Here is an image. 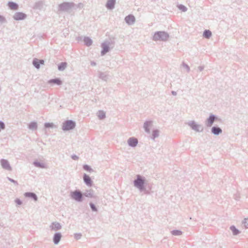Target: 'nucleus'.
Returning <instances> with one entry per match:
<instances>
[{"label": "nucleus", "mask_w": 248, "mask_h": 248, "mask_svg": "<svg viewBox=\"0 0 248 248\" xmlns=\"http://www.w3.org/2000/svg\"><path fill=\"white\" fill-rule=\"evenodd\" d=\"M167 38L168 35L164 32H156L153 36V39L155 41L166 40Z\"/></svg>", "instance_id": "obj_1"}, {"label": "nucleus", "mask_w": 248, "mask_h": 248, "mask_svg": "<svg viewBox=\"0 0 248 248\" xmlns=\"http://www.w3.org/2000/svg\"><path fill=\"white\" fill-rule=\"evenodd\" d=\"M75 126V124L72 121H67L63 124L62 129L64 130H69Z\"/></svg>", "instance_id": "obj_2"}, {"label": "nucleus", "mask_w": 248, "mask_h": 248, "mask_svg": "<svg viewBox=\"0 0 248 248\" xmlns=\"http://www.w3.org/2000/svg\"><path fill=\"white\" fill-rule=\"evenodd\" d=\"M71 196L75 200L80 202L82 200V194L80 191L76 190L71 193Z\"/></svg>", "instance_id": "obj_3"}, {"label": "nucleus", "mask_w": 248, "mask_h": 248, "mask_svg": "<svg viewBox=\"0 0 248 248\" xmlns=\"http://www.w3.org/2000/svg\"><path fill=\"white\" fill-rule=\"evenodd\" d=\"M144 181L140 178V176H138V179L135 181V186L141 189L143 188Z\"/></svg>", "instance_id": "obj_4"}, {"label": "nucleus", "mask_w": 248, "mask_h": 248, "mask_svg": "<svg viewBox=\"0 0 248 248\" xmlns=\"http://www.w3.org/2000/svg\"><path fill=\"white\" fill-rule=\"evenodd\" d=\"M26 17V15L22 13H16L14 16V18L16 20H22Z\"/></svg>", "instance_id": "obj_5"}, {"label": "nucleus", "mask_w": 248, "mask_h": 248, "mask_svg": "<svg viewBox=\"0 0 248 248\" xmlns=\"http://www.w3.org/2000/svg\"><path fill=\"white\" fill-rule=\"evenodd\" d=\"M125 20L128 24H132L134 23L135 19L133 16L129 15L125 18Z\"/></svg>", "instance_id": "obj_6"}, {"label": "nucleus", "mask_w": 248, "mask_h": 248, "mask_svg": "<svg viewBox=\"0 0 248 248\" xmlns=\"http://www.w3.org/2000/svg\"><path fill=\"white\" fill-rule=\"evenodd\" d=\"M215 117L214 115H211L210 116L209 118L207 120L206 125L208 126H211L213 122H214Z\"/></svg>", "instance_id": "obj_7"}, {"label": "nucleus", "mask_w": 248, "mask_h": 248, "mask_svg": "<svg viewBox=\"0 0 248 248\" xmlns=\"http://www.w3.org/2000/svg\"><path fill=\"white\" fill-rule=\"evenodd\" d=\"M1 164L3 168L7 170H10L11 169L10 165L7 160L4 159L1 160Z\"/></svg>", "instance_id": "obj_8"}, {"label": "nucleus", "mask_w": 248, "mask_h": 248, "mask_svg": "<svg viewBox=\"0 0 248 248\" xmlns=\"http://www.w3.org/2000/svg\"><path fill=\"white\" fill-rule=\"evenodd\" d=\"M128 144L131 146H135L138 143V140L135 138H131L128 141Z\"/></svg>", "instance_id": "obj_9"}, {"label": "nucleus", "mask_w": 248, "mask_h": 248, "mask_svg": "<svg viewBox=\"0 0 248 248\" xmlns=\"http://www.w3.org/2000/svg\"><path fill=\"white\" fill-rule=\"evenodd\" d=\"M61 238V235L60 233H56L55 234L53 238V241L55 244H58L60 241Z\"/></svg>", "instance_id": "obj_10"}, {"label": "nucleus", "mask_w": 248, "mask_h": 248, "mask_svg": "<svg viewBox=\"0 0 248 248\" xmlns=\"http://www.w3.org/2000/svg\"><path fill=\"white\" fill-rule=\"evenodd\" d=\"M44 61L43 60H35L33 61V63L34 65L37 68H39L40 64H44Z\"/></svg>", "instance_id": "obj_11"}, {"label": "nucleus", "mask_w": 248, "mask_h": 248, "mask_svg": "<svg viewBox=\"0 0 248 248\" xmlns=\"http://www.w3.org/2000/svg\"><path fill=\"white\" fill-rule=\"evenodd\" d=\"M115 2V0H108L107 4V7L109 9H112L114 7Z\"/></svg>", "instance_id": "obj_12"}, {"label": "nucleus", "mask_w": 248, "mask_h": 248, "mask_svg": "<svg viewBox=\"0 0 248 248\" xmlns=\"http://www.w3.org/2000/svg\"><path fill=\"white\" fill-rule=\"evenodd\" d=\"M48 82L49 83L55 84H57V85H60L62 83V81L59 78L51 79L48 81Z\"/></svg>", "instance_id": "obj_13"}, {"label": "nucleus", "mask_w": 248, "mask_h": 248, "mask_svg": "<svg viewBox=\"0 0 248 248\" xmlns=\"http://www.w3.org/2000/svg\"><path fill=\"white\" fill-rule=\"evenodd\" d=\"M212 132L215 135H217L220 133H221L222 130L220 128L213 127L212 128Z\"/></svg>", "instance_id": "obj_14"}, {"label": "nucleus", "mask_w": 248, "mask_h": 248, "mask_svg": "<svg viewBox=\"0 0 248 248\" xmlns=\"http://www.w3.org/2000/svg\"><path fill=\"white\" fill-rule=\"evenodd\" d=\"M84 181L86 183L87 185H88L90 186L91 185V183H92L91 180L90 179V177L88 175H87L86 174L84 175Z\"/></svg>", "instance_id": "obj_15"}, {"label": "nucleus", "mask_w": 248, "mask_h": 248, "mask_svg": "<svg viewBox=\"0 0 248 248\" xmlns=\"http://www.w3.org/2000/svg\"><path fill=\"white\" fill-rule=\"evenodd\" d=\"M8 6L12 10H16L18 8V5L13 2H10L8 3Z\"/></svg>", "instance_id": "obj_16"}, {"label": "nucleus", "mask_w": 248, "mask_h": 248, "mask_svg": "<svg viewBox=\"0 0 248 248\" xmlns=\"http://www.w3.org/2000/svg\"><path fill=\"white\" fill-rule=\"evenodd\" d=\"M189 125L191 126V127L194 130L196 131H199V126L196 124L194 122H192L189 124Z\"/></svg>", "instance_id": "obj_17"}, {"label": "nucleus", "mask_w": 248, "mask_h": 248, "mask_svg": "<svg viewBox=\"0 0 248 248\" xmlns=\"http://www.w3.org/2000/svg\"><path fill=\"white\" fill-rule=\"evenodd\" d=\"M84 42L85 44V45L87 46H90L92 44V41L91 39L88 37H85L84 39Z\"/></svg>", "instance_id": "obj_18"}, {"label": "nucleus", "mask_w": 248, "mask_h": 248, "mask_svg": "<svg viewBox=\"0 0 248 248\" xmlns=\"http://www.w3.org/2000/svg\"><path fill=\"white\" fill-rule=\"evenodd\" d=\"M26 197H31L33 198L35 201H37V197L34 193H26L25 194Z\"/></svg>", "instance_id": "obj_19"}, {"label": "nucleus", "mask_w": 248, "mask_h": 248, "mask_svg": "<svg viewBox=\"0 0 248 248\" xmlns=\"http://www.w3.org/2000/svg\"><path fill=\"white\" fill-rule=\"evenodd\" d=\"M211 32L209 30H206L204 32L203 35L205 37L208 38L211 36Z\"/></svg>", "instance_id": "obj_20"}, {"label": "nucleus", "mask_w": 248, "mask_h": 248, "mask_svg": "<svg viewBox=\"0 0 248 248\" xmlns=\"http://www.w3.org/2000/svg\"><path fill=\"white\" fill-rule=\"evenodd\" d=\"M37 127V124L34 122H32L29 124V128L32 130L36 129Z\"/></svg>", "instance_id": "obj_21"}, {"label": "nucleus", "mask_w": 248, "mask_h": 248, "mask_svg": "<svg viewBox=\"0 0 248 248\" xmlns=\"http://www.w3.org/2000/svg\"><path fill=\"white\" fill-rule=\"evenodd\" d=\"M66 66V63L65 62L61 63L59 66V69L60 70H63Z\"/></svg>", "instance_id": "obj_22"}, {"label": "nucleus", "mask_w": 248, "mask_h": 248, "mask_svg": "<svg viewBox=\"0 0 248 248\" xmlns=\"http://www.w3.org/2000/svg\"><path fill=\"white\" fill-rule=\"evenodd\" d=\"M98 116L100 119H103L105 117V114L103 111H99L98 114Z\"/></svg>", "instance_id": "obj_23"}, {"label": "nucleus", "mask_w": 248, "mask_h": 248, "mask_svg": "<svg viewBox=\"0 0 248 248\" xmlns=\"http://www.w3.org/2000/svg\"><path fill=\"white\" fill-rule=\"evenodd\" d=\"M103 49L102 51V53L103 55H104L105 53L108 51V47L107 46H103Z\"/></svg>", "instance_id": "obj_24"}, {"label": "nucleus", "mask_w": 248, "mask_h": 248, "mask_svg": "<svg viewBox=\"0 0 248 248\" xmlns=\"http://www.w3.org/2000/svg\"><path fill=\"white\" fill-rule=\"evenodd\" d=\"M171 233L173 235H180L182 234V232L181 231H178V230L173 231L171 232Z\"/></svg>", "instance_id": "obj_25"}, {"label": "nucleus", "mask_w": 248, "mask_h": 248, "mask_svg": "<svg viewBox=\"0 0 248 248\" xmlns=\"http://www.w3.org/2000/svg\"><path fill=\"white\" fill-rule=\"evenodd\" d=\"M231 229L232 232L233 234L236 235L238 234V231L234 227H231Z\"/></svg>", "instance_id": "obj_26"}, {"label": "nucleus", "mask_w": 248, "mask_h": 248, "mask_svg": "<svg viewBox=\"0 0 248 248\" xmlns=\"http://www.w3.org/2000/svg\"><path fill=\"white\" fill-rule=\"evenodd\" d=\"M53 126V123H46L45 124V127L46 128L52 127Z\"/></svg>", "instance_id": "obj_27"}, {"label": "nucleus", "mask_w": 248, "mask_h": 248, "mask_svg": "<svg viewBox=\"0 0 248 248\" xmlns=\"http://www.w3.org/2000/svg\"><path fill=\"white\" fill-rule=\"evenodd\" d=\"M244 224L246 228H248V218H245L244 221Z\"/></svg>", "instance_id": "obj_28"}, {"label": "nucleus", "mask_w": 248, "mask_h": 248, "mask_svg": "<svg viewBox=\"0 0 248 248\" xmlns=\"http://www.w3.org/2000/svg\"><path fill=\"white\" fill-rule=\"evenodd\" d=\"M153 138H155V137L158 136V132L157 131H154L153 133Z\"/></svg>", "instance_id": "obj_29"}, {"label": "nucleus", "mask_w": 248, "mask_h": 248, "mask_svg": "<svg viewBox=\"0 0 248 248\" xmlns=\"http://www.w3.org/2000/svg\"><path fill=\"white\" fill-rule=\"evenodd\" d=\"M179 8L180 9L182 10L184 12H185L186 10V8L185 6H183V5H180L179 7Z\"/></svg>", "instance_id": "obj_30"}, {"label": "nucleus", "mask_w": 248, "mask_h": 248, "mask_svg": "<svg viewBox=\"0 0 248 248\" xmlns=\"http://www.w3.org/2000/svg\"><path fill=\"white\" fill-rule=\"evenodd\" d=\"M83 168H84V170H87V171L91 170V169L90 168L89 166H88L87 165L84 166Z\"/></svg>", "instance_id": "obj_31"}, {"label": "nucleus", "mask_w": 248, "mask_h": 248, "mask_svg": "<svg viewBox=\"0 0 248 248\" xmlns=\"http://www.w3.org/2000/svg\"><path fill=\"white\" fill-rule=\"evenodd\" d=\"M90 206H91V208L92 209V210L93 211H97V209L95 208V205L91 203L90 204Z\"/></svg>", "instance_id": "obj_32"}, {"label": "nucleus", "mask_w": 248, "mask_h": 248, "mask_svg": "<svg viewBox=\"0 0 248 248\" xmlns=\"http://www.w3.org/2000/svg\"><path fill=\"white\" fill-rule=\"evenodd\" d=\"M150 123H149V122H147L146 123H145L144 124V127L145 128V130L146 131H148L149 130L147 129V126H149L150 125Z\"/></svg>", "instance_id": "obj_33"}, {"label": "nucleus", "mask_w": 248, "mask_h": 248, "mask_svg": "<svg viewBox=\"0 0 248 248\" xmlns=\"http://www.w3.org/2000/svg\"><path fill=\"white\" fill-rule=\"evenodd\" d=\"M16 202L17 204H18V205H20V204H21V203H22V202H21L20 201V200H19V199H16Z\"/></svg>", "instance_id": "obj_34"}, {"label": "nucleus", "mask_w": 248, "mask_h": 248, "mask_svg": "<svg viewBox=\"0 0 248 248\" xmlns=\"http://www.w3.org/2000/svg\"><path fill=\"white\" fill-rule=\"evenodd\" d=\"M4 18L3 16H0V21H4Z\"/></svg>", "instance_id": "obj_35"}, {"label": "nucleus", "mask_w": 248, "mask_h": 248, "mask_svg": "<svg viewBox=\"0 0 248 248\" xmlns=\"http://www.w3.org/2000/svg\"><path fill=\"white\" fill-rule=\"evenodd\" d=\"M74 159H78V157L77 156H74L72 157Z\"/></svg>", "instance_id": "obj_36"}]
</instances>
